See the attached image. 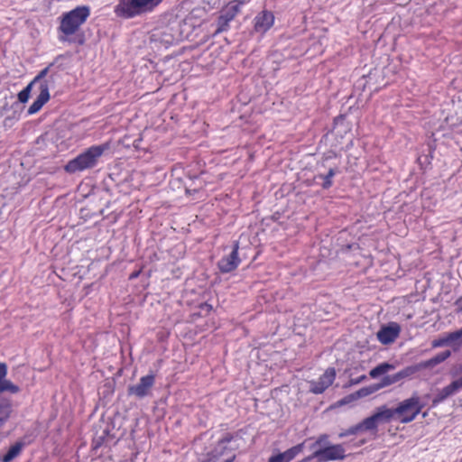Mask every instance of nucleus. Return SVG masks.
<instances>
[{
    "instance_id": "ddd939ff",
    "label": "nucleus",
    "mask_w": 462,
    "mask_h": 462,
    "mask_svg": "<svg viewBox=\"0 0 462 462\" xmlns=\"http://www.w3.org/2000/svg\"><path fill=\"white\" fill-rule=\"evenodd\" d=\"M401 332V327L397 323H391L388 326H383L377 332L378 340L383 344L388 345L395 341Z\"/></svg>"
},
{
    "instance_id": "cd10ccee",
    "label": "nucleus",
    "mask_w": 462,
    "mask_h": 462,
    "mask_svg": "<svg viewBox=\"0 0 462 462\" xmlns=\"http://www.w3.org/2000/svg\"><path fill=\"white\" fill-rule=\"evenodd\" d=\"M336 172L334 169H329L328 173L323 177V183L322 187L323 189H328L332 186V178L335 176Z\"/></svg>"
},
{
    "instance_id": "20e7f679",
    "label": "nucleus",
    "mask_w": 462,
    "mask_h": 462,
    "mask_svg": "<svg viewBox=\"0 0 462 462\" xmlns=\"http://www.w3.org/2000/svg\"><path fill=\"white\" fill-rule=\"evenodd\" d=\"M162 0H119L115 7L117 17L130 19L152 12Z\"/></svg>"
},
{
    "instance_id": "f3484780",
    "label": "nucleus",
    "mask_w": 462,
    "mask_h": 462,
    "mask_svg": "<svg viewBox=\"0 0 462 462\" xmlns=\"http://www.w3.org/2000/svg\"><path fill=\"white\" fill-rule=\"evenodd\" d=\"M115 439V436L110 433L109 426L106 425V428H104L101 430V433L98 432L96 433V435L93 438V447L94 448H98L99 447L103 445L108 444L110 441H112Z\"/></svg>"
},
{
    "instance_id": "c85d7f7f",
    "label": "nucleus",
    "mask_w": 462,
    "mask_h": 462,
    "mask_svg": "<svg viewBox=\"0 0 462 462\" xmlns=\"http://www.w3.org/2000/svg\"><path fill=\"white\" fill-rule=\"evenodd\" d=\"M328 441V434H320L318 436L315 443L313 444V447L315 446H322L327 444Z\"/></svg>"
},
{
    "instance_id": "39448f33",
    "label": "nucleus",
    "mask_w": 462,
    "mask_h": 462,
    "mask_svg": "<svg viewBox=\"0 0 462 462\" xmlns=\"http://www.w3.org/2000/svg\"><path fill=\"white\" fill-rule=\"evenodd\" d=\"M424 408V403L417 393H413L410 398L400 402L394 408L396 420L402 424L410 423L416 419Z\"/></svg>"
},
{
    "instance_id": "5701e85b",
    "label": "nucleus",
    "mask_w": 462,
    "mask_h": 462,
    "mask_svg": "<svg viewBox=\"0 0 462 462\" xmlns=\"http://www.w3.org/2000/svg\"><path fill=\"white\" fill-rule=\"evenodd\" d=\"M17 393L20 392V387L7 379L0 380V393Z\"/></svg>"
},
{
    "instance_id": "b1692460",
    "label": "nucleus",
    "mask_w": 462,
    "mask_h": 462,
    "mask_svg": "<svg viewBox=\"0 0 462 462\" xmlns=\"http://www.w3.org/2000/svg\"><path fill=\"white\" fill-rule=\"evenodd\" d=\"M63 56L62 55H59L55 60L51 63H50L46 68H44L43 69H42L38 75L33 79L32 81H31L33 85L36 84V83H39V86L41 85V82L45 80V77L47 76L49 70L51 69V68L52 66H54V64L60 60L61 59Z\"/></svg>"
},
{
    "instance_id": "f03ea898",
    "label": "nucleus",
    "mask_w": 462,
    "mask_h": 462,
    "mask_svg": "<svg viewBox=\"0 0 462 462\" xmlns=\"http://www.w3.org/2000/svg\"><path fill=\"white\" fill-rule=\"evenodd\" d=\"M108 148V143L90 146L77 157L69 161L64 169L69 173L92 169L97 165L100 158Z\"/></svg>"
},
{
    "instance_id": "dca6fc26",
    "label": "nucleus",
    "mask_w": 462,
    "mask_h": 462,
    "mask_svg": "<svg viewBox=\"0 0 462 462\" xmlns=\"http://www.w3.org/2000/svg\"><path fill=\"white\" fill-rule=\"evenodd\" d=\"M450 356H451V351L445 350V351H442V352L437 354L435 356H433L428 360L422 361L419 364H420V366L421 369L432 368V367H435L436 365L443 363L444 361H446Z\"/></svg>"
},
{
    "instance_id": "393cba45",
    "label": "nucleus",
    "mask_w": 462,
    "mask_h": 462,
    "mask_svg": "<svg viewBox=\"0 0 462 462\" xmlns=\"http://www.w3.org/2000/svg\"><path fill=\"white\" fill-rule=\"evenodd\" d=\"M274 23V15L272 12H262V31L269 30Z\"/></svg>"
},
{
    "instance_id": "2eb2a0df",
    "label": "nucleus",
    "mask_w": 462,
    "mask_h": 462,
    "mask_svg": "<svg viewBox=\"0 0 462 462\" xmlns=\"http://www.w3.org/2000/svg\"><path fill=\"white\" fill-rule=\"evenodd\" d=\"M461 337H462V329L457 330L454 332H450V333L446 334L445 336H442V337H439L434 339L431 342V346L433 348H438V347H441L444 346H448V345H450V344L456 342Z\"/></svg>"
},
{
    "instance_id": "f257e3e1",
    "label": "nucleus",
    "mask_w": 462,
    "mask_h": 462,
    "mask_svg": "<svg viewBox=\"0 0 462 462\" xmlns=\"http://www.w3.org/2000/svg\"><path fill=\"white\" fill-rule=\"evenodd\" d=\"M393 419L396 420L394 408L391 409L387 408L385 405H383L377 408L376 412H374L373 415L365 418L361 422L339 432L338 438L343 439L351 435H356L359 432L368 430L376 432L379 421H390Z\"/></svg>"
},
{
    "instance_id": "423d86ee",
    "label": "nucleus",
    "mask_w": 462,
    "mask_h": 462,
    "mask_svg": "<svg viewBox=\"0 0 462 462\" xmlns=\"http://www.w3.org/2000/svg\"><path fill=\"white\" fill-rule=\"evenodd\" d=\"M242 4V2L231 1L220 10L219 16L217 17L216 23V34L228 30L229 23L233 21L236 15L239 13Z\"/></svg>"
},
{
    "instance_id": "c756f323",
    "label": "nucleus",
    "mask_w": 462,
    "mask_h": 462,
    "mask_svg": "<svg viewBox=\"0 0 462 462\" xmlns=\"http://www.w3.org/2000/svg\"><path fill=\"white\" fill-rule=\"evenodd\" d=\"M7 374V365L5 363H0V380L5 378Z\"/></svg>"
},
{
    "instance_id": "2f4dec72",
    "label": "nucleus",
    "mask_w": 462,
    "mask_h": 462,
    "mask_svg": "<svg viewBox=\"0 0 462 462\" xmlns=\"http://www.w3.org/2000/svg\"><path fill=\"white\" fill-rule=\"evenodd\" d=\"M165 36H166L165 39H161V41L164 42L166 43H169V44L172 43V42L174 41L172 35L165 34Z\"/></svg>"
},
{
    "instance_id": "473e14b6",
    "label": "nucleus",
    "mask_w": 462,
    "mask_h": 462,
    "mask_svg": "<svg viewBox=\"0 0 462 462\" xmlns=\"http://www.w3.org/2000/svg\"><path fill=\"white\" fill-rule=\"evenodd\" d=\"M254 29H255L256 31H258V30H259V28H260V16H259V15H256V16L254 17Z\"/></svg>"
},
{
    "instance_id": "aec40b11",
    "label": "nucleus",
    "mask_w": 462,
    "mask_h": 462,
    "mask_svg": "<svg viewBox=\"0 0 462 462\" xmlns=\"http://www.w3.org/2000/svg\"><path fill=\"white\" fill-rule=\"evenodd\" d=\"M395 369V365L388 362H383L374 367L369 372V376L373 379L379 377L380 375L385 374L389 371Z\"/></svg>"
},
{
    "instance_id": "f8f14e48",
    "label": "nucleus",
    "mask_w": 462,
    "mask_h": 462,
    "mask_svg": "<svg viewBox=\"0 0 462 462\" xmlns=\"http://www.w3.org/2000/svg\"><path fill=\"white\" fill-rule=\"evenodd\" d=\"M238 440H241V438L237 433L235 435L226 433V436L218 441L217 445L212 451L213 457H217L221 456L224 453V450L227 448L236 449L239 448V444L237 443Z\"/></svg>"
},
{
    "instance_id": "4468645a",
    "label": "nucleus",
    "mask_w": 462,
    "mask_h": 462,
    "mask_svg": "<svg viewBox=\"0 0 462 462\" xmlns=\"http://www.w3.org/2000/svg\"><path fill=\"white\" fill-rule=\"evenodd\" d=\"M304 449V442L270 457L269 462H291Z\"/></svg>"
},
{
    "instance_id": "0eeeda50",
    "label": "nucleus",
    "mask_w": 462,
    "mask_h": 462,
    "mask_svg": "<svg viewBox=\"0 0 462 462\" xmlns=\"http://www.w3.org/2000/svg\"><path fill=\"white\" fill-rule=\"evenodd\" d=\"M155 383V375L149 374L140 378L136 384L127 387V394L134 396L137 399H143L152 393V389Z\"/></svg>"
},
{
    "instance_id": "9d476101",
    "label": "nucleus",
    "mask_w": 462,
    "mask_h": 462,
    "mask_svg": "<svg viewBox=\"0 0 462 462\" xmlns=\"http://www.w3.org/2000/svg\"><path fill=\"white\" fill-rule=\"evenodd\" d=\"M462 388V376L452 381L448 385L443 387L432 400V406L436 407L446 399L456 394Z\"/></svg>"
},
{
    "instance_id": "6ab92c4d",
    "label": "nucleus",
    "mask_w": 462,
    "mask_h": 462,
    "mask_svg": "<svg viewBox=\"0 0 462 462\" xmlns=\"http://www.w3.org/2000/svg\"><path fill=\"white\" fill-rule=\"evenodd\" d=\"M420 364L414 365H409L394 374L396 380L400 383L405 379H411L416 373L420 370Z\"/></svg>"
},
{
    "instance_id": "1a4fd4ad",
    "label": "nucleus",
    "mask_w": 462,
    "mask_h": 462,
    "mask_svg": "<svg viewBox=\"0 0 462 462\" xmlns=\"http://www.w3.org/2000/svg\"><path fill=\"white\" fill-rule=\"evenodd\" d=\"M239 263L238 242H235L232 251L218 262L217 266L221 273H227L236 269Z\"/></svg>"
},
{
    "instance_id": "9b49d317",
    "label": "nucleus",
    "mask_w": 462,
    "mask_h": 462,
    "mask_svg": "<svg viewBox=\"0 0 462 462\" xmlns=\"http://www.w3.org/2000/svg\"><path fill=\"white\" fill-rule=\"evenodd\" d=\"M40 93L33 103L28 108V115H33L39 112L42 107L46 104L50 99L49 93V80H43L41 82L39 86Z\"/></svg>"
},
{
    "instance_id": "a878e982",
    "label": "nucleus",
    "mask_w": 462,
    "mask_h": 462,
    "mask_svg": "<svg viewBox=\"0 0 462 462\" xmlns=\"http://www.w3.org/2000/svg\"><path fill=\"white\" fill-rule=\"evenodd\" d=\"M33 84L30 82L22 91L18 93V102L24 104L28 101Z\"/></svg>"
},
{
    "instance_id": "72a5a7b5",
    "label": "nucleus",
    "mask_w": 462,
    "mask_h": 462,
    "mask_svg": "<svg viewBox=\"0 0 462 462\" xmlns=\"http://www.w3.org/2000/svg\"><path fill=\"white\" fill-rule=\"evenodd\" d=\"M236 456L233 455L231 457H228L227 459H226L224 462H233L234 459H235Z\"/></svg>"
},
{
    "instance_id": "6e6552de",
    "label": "nucleus",
    "mask_w": 462,
    "mask_h": 462,
    "mask_svg": "<svg viewBox=\"0 0 462 462\" xmlns=\"http://www.w3.org/2000/svg\"><path fill=\"white\" fill-rule=\"evenodd\" d=\"M336 369L334 367H328L318 380L310 382V391L315 394L323 393L330 385H332L336 379Z\"/></svg>"
},
{
    "instance_id": "7c9ffc66",
    "label": "nucleus",
    "mask_w": 462,
    "mask_h": 462,
    "mask_svg": "<svg viewBox=\"0 0 462 462\" xmlns=\"http://www.w3.org/2000/svg\"><path fill=\"white\" fill-rule=\"evenodd\" d=\"M365 379H366V375L363 374L356 379H351L350 383H351V384H358L361 382L365 381Z\"/></svg>"
},
{
    "instance_id": "4be33fe9",
    "label": "nucleus",
    "mask_w": 462,
    "mask_h": 462,
    "mask_svg": "<svg viewBox=\"0 0 462 462\" xmlns=\"http://www.w3.org/2000/svg\"><path fill=\"white\" fill-rule=\"evenodd\" d=\"M378 391H380V386L376 383H373V384L360 388L352 396L355 399L365 398L371 394H374V393H376Z\"/></svg>"
},
{
    "instance_id": "7ed1b4c3",
    "label": "nucleus",
    "mask_w": 462,
    "mask_h": 462,
    "mask_svg": "<svg viewBox=\"0 0 462 462\" xmlns=\"http://www.w3.org/2000/svg\"><path fill=\"white\" fill-rule=\"evenodd\" d=\"M90 15V8L87 5L77 6L69 12L62 14L59 31L64 35L60 36V41L66 42L67 36L76 33L79 27Z\"/></svg>"
},
{
    "instance_id": "a211bd4d",
    "label": "nucleus",
    "mask_w": 462,
    "mask_h": 462,
    "mask_svg": "<svg viewBox=\"0 0 462 462\" xmlns=\"http://www.w3.org/2000/svg\"><path fill=\"white\" fill-rule=\"evenodd\" d=\"M24 442L17 441L14 445H12L7 452L1 457L2 462H12L22 453L23 448H24Z\"/></svg>"
},
{
    "instance_id": "412c9836",
    "label": "nucleus",
    "mask_w": 462,
    "mask_h": 462,
    "mask_svg": "<svg viewBox=\"0 0 462 462\" xmlns=\"http://www.w3.org/2000/svg\"><path fill=\"white\" fill-rule=\"evenodd\" d=\"M12 412V404L7 400L0 401V429L7 421Z\"/></svg>"
},
{
    "instance_id": "bb28decb",
    "label": "nucleus",
    "mask_w": 462,
    "mask_h": 462,
    "mask_svg": "<svg viewBox=\"0 0 462 462\" xmlns=\"http://www.w3.org/2000/svg\"><path fill=\"white\" fill-rule=\"evenodd\" d=\"M380 386V390L394 383H398L394 374L383 376L380 382L377 383Z\"/></svg>"
}]
</instances>
